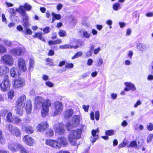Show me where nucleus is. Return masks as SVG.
<instances>
[{
  "instance_id": "57",
  "label": "nucleus",
  "mask_w": 153,
  "mask_h": 153,
  "mask_svg": "<svg viewBox=\"0 0 153 153\" xmlns=\"http://www.w3.org/2000/svg\"><path fill=\"white\" fill-rule=\"evenodd\" d=\"M93 62V60L91 59H89L87 61V65L90 66L92 65Z\"/></svg>"
},
{
  "instance_id": "62",
  "label": "nucleus",
  "mask_w": 153,
  "mask_h": 153,
  "mask_svg": "<svg viewBox=\"0 0 153 153\" xmlns=\"http://www.w3.org/2000/svg\"><path fill=\"white\" fill-rule=\"evenodd\" d=\"M9 12L11 14H16L15 10L13 8H10L9 10Z\"/></svg>"
},
{
  "instance_id": "28",
  "label": "nucleus",
  "mask_w": 153,
  "mask_h": 153,
  "mask_svg": "<svg viewBox=\"0 0 153 153\" xmlns=\"http://www.w3.org/2000/svg\"><path fill=\"white\" fill-rule=\"evenodd\" d=\"M17 146L21 153H28L26 150L21 144H18Z\"/></svg>"
},
{
  "instance_id": "32",
  "label": "nucleus",
  "mask_w": 153,
  "mask_h": 153,
  "mask_svg": "<svg viewBox=\"0 0 153 153\" xmlns=\"http://www.w3.org/2000/svg\"><path fill=\"white\" fill-rule=\"evenodd\" d=\"M83 53L81 51H79L76 53L73 57H72V59L78 58L82 55Z\"/></svg>"
},
{
  "instance_id": "11",
  "label": "nucleus",
  "mask_w": 153,
  "mask_h": 153,
  "mask_svg": "<svg viewBox=\"0 0 153 153\" xmlns=\"http://www.w3.org/2000/svg\"><path fill=\"white\" fill-rule=\"evenodd\" d=\"M25 83L24 79L23 78H19L14 80V86L16 88H19L24 86Z\"/></svg>"
},
{
  "instance_id": "18",
  "label": "nucleus",
  "mask_w": 153,
  "mask_h": 153,
  "mask_svg": "<svg viewBox=\"0 0 153 153\" xmlns=\"http://www.w3.org/2000/svg\"><path fill=\"white\" fill-rule=\"evenodd\" d=\"M10 74L12 77H16L20 74V71L19 69L13 68L10 70Z\"/></svg>"
},
{
  "instance_id": "12",
  "label": "nucleus",
  "mask_w": 153,
  "mask_h": 153,
  "mask_svg": "<svg viewBox=\"0 0 153 153\" xmlns=\"http://www.w3.org/2000/svg\"><path fill=\"white\" fill-rule=\"evenodd\" d=\"M16 11L19 13L20 15L23 16V20H27L28 17L27 15L25 13V9H24V7L22 5H20L19 8H17Z\"/></svg>"
},
{
  "instance_id": "56",
  "label": "nucleus",
  "mask_w": 153,
  "mask_h": 153,
  "mask_svg": "<svg viewBox=\"0 0 153 153\" xmlns=\"http://www.w3.org/2000/svg\"><path fill=\"white\" fill-rule=\"evenodd\" d=\"M23 26L25 27H26L29 25V23L27 20H23Z\"/></svg>"
},
{
  "instance_id": "27",
  "label": "nucleus",
  "mask_w": 153,
  "mask_h": 153,
  "mask_svg": "<svg viewBox=\"0 0 153 153\" xmlns=\"http://www.w3.org/2000/svg\"><path fill=\"white\" fill-rule=\"evenodd\" d=\"M6 118L7 121L9 122L12 123L13 122L14 117H13L12 113L11 112H9L7 113Z\"/></svg>"
},
{
  "instance_id": "29",
  "label": "nucleus",
  "mask_w": 153,
  "mask_h": 153,
  "mask_svg": "<svg viewBox=\"0 0 153 153\" xmlns=\"http://www.w3.org/2000/svg\"><path fill=\"white\" fill-rule=\"evenodd\" d=\"M115 131L113 130H109L106 131L105 135L107 136H112L114 134Z\"/></svg>"
},
{
  "instance_id": "64",
  "label": "nucleus",
  "mask_w": 153,
  "mask_h": 153,
  "mask_svg": "<svg viewBox=\"0 0 153 153\" xmlns=\"http://www.w3.org/2000/svg\"><path fill=\"white\" fill-rule=\"evenodd\" d=\"M62 7L63 5L61 3H59L58 4V5L57 6V10H60L62 9Z\"/></svg>"
},
{
  "instance_id": "39",
  "label": "nucleus",
  "mask_w": 153,
  "mask_h": 153,
  "mask_svg": "<svg viewBox=\"0 0 153 153\" xmlns=\"http://www.w3.org/2000/svg\"><path fill=\"white\" fill-rule=\"evenodd\" d=\"M3 41L6 46L10 47L11 45V42L10 40L5 39H4Z\"/></svg>"
},
{
  "instance_id": "52",
  "label": "nucleus",
  "mask_w": 153,
  "mask_h": 153,
  "mask_svg": "<svg viewBox=\"0 0 153 153\" xmlns=\"http://www.w3.org/2000/svg\"><path fill=\"white\" fill-rule=\"evenodd\" d=\"M97 65L99 66H101V65L103 63V61L102 58H99L98 61Z\"/></svg>"
},
{
  "instance_id": "55",
  "label": "nucleus",
  "mask_w": 153,
  "mask_h": 153,
  "mask_svg": "<svg viewBox=\"0 0 153 153\" xmlns=\"http://www.w3.org/2000/svg\"><path fill=\"white\" fill-rule=\"evenodd\" d=\"M99 131V130L98 129H97L96 130H95L94 129H93L92 131V136L94 137H96V134L97 132H98Z\"/></svg>"
},
{
  "instance_id": "41",
  "label": "nucleus",
  "mask_w": 153,
  "mask_h": 153,
  "mask_svg": "<svg viewBox=\"0 0 153 153\" xmlns=\"http://www.w3.org/2000/svg\"><path fill=\"white\" fill-rule=\"evenodd\" d=\"M6 52V49L5 48L0 44V53H3Z\"/></svg>"
},
{
  "instance_id": "44",
  "label": "nucleus",
  "mask_w": 153,
  "mask_h": 153,
  "mask_svg": "<svg viewBox=\"0 0 153 153\" xmlns=\"http://www.w3.org/2000/svg\"><path fill=\"white\" fill-rule=\"evenodd\" d=\"M82 34L84 37L86 38H89L90 36V34L88 32L85 30H83L82 31Z\"/></svg>"
},
{
  "instance_id": "2",
  "label": "nucleus",
  "mask_w": 153,
  "mask_h": 153,
  "mask_svg": "<svg viewBox=\"0 0 153 153\" xmlns=\"http://www.w3.org/2000/svg\"><path fill=\"white\" fill-rule=\"evenodd\" d=\"M82 133L81 129H79L73 130L71 131L68 135V140L71 145H79L76 142V140L80 138Z\"/></svg>"
},
{
  "instance_id": "45",
  "label": "nucleus",
  "mask_w": 153,
  "mask_h": 153,
  "mask_svg": "<svg viewBox=\"0 0 153 153\" xmlns=\"http://www.w3.org/2000/svg\"><path fill=\"white\" fill-rule=\"evenodd\" d=\"M137 146V143L135 141H132L129 145L128 146L129 147H134V148Z\"/></svg>"
},
{
  "instance_id": "47",
  "label": "nucleus",
  "mask_w": 153,
  "mask_h": 153,
  "mask_svg": "<svg viewBox=\"0 0 153 153\" xmlns=\"http://www.w3.org/2000/svg\"><path fill=\"white\" fill-rule=\"evenodd\" d=\"M147 128L149 130L152 131L153 130V124L152 123H150L149 125L147 126Z\"/></svg>"
},
{
  "instance_id": "63",
  "label": "nucleus",
  "mask_w": 153,
  "mask_h": 153,
  "mask_svg": "<svg viewBox=\"0 0 153 153\" xmlns=\"http://www.w3.org/2000/svg\"><path fill=\"white\" fill-rule=\"evenodd\" d=\"M149 71L152 73H153V61L152 62L151 64L149 67Z\"/></svg>"
},
{
  "instance_id": "34",
  "label": "nucleus",
  "mask_w": 153,
  "mask_h": 153,
  "mask_svg": "<svg viewBox=\"0 0 153 153\" xmlns=\"http://www.w3.org/2000/svg\"><path fill=\"white\" fill-rule=\"evenodd\" d=\"M53 131L51 129H48L46 133V135L47 136H51L53 135Z\"/></svg>"
},
{
  "instance_id": "17",
  "label": "nucleus",
  "mask_w": 153,
  "mask_h": 153,
  "mask_svg": "<svg viewBox=\"0 0 153 153\" xmlns=\"http://www.w3.org/2000/svg\"><path fill=\"white\" fill-rule=\"evenodd\" d=\"M21 127L22 131H25L27 133L31 134L33 132V129L32 126H25V125H22Z\"/></svg>"
},
{
  "instance_id": "40",
  "label": "nucleus",
  "mask_w": 153,
  "mask_h": 153,
  "mask_svg": "<svg viewBox=\"0 0 153 153\" xmlns=\"http://www.w3.org/2000/svg\"><path fill=\"white\" fill-rule=\"evenodd\" d=\"M113 8L114 10H117L120 8V4L119 3H115L113 6Z\"/></svg>"
},
{
  "instance_id": "26",
  "label": "nucleus",
  "mask_w": 153,
  "mask_h": 153,
  "mask_svg": "<svg viewBox=\"0 0 153 153\" xmlns=\"http://www.w3.org/2000/svg\"><path fill=\"white\" fill-rule=\"evenodd\" d=\"M125 85L131 91H134L136 90V88L134 85L131 83L126 82L125 83Z\"/></svg>"
},
{
  "instance_id": "8",
  "label": "nucleus",
  "mask_w": 153,
  "mask_h": 153,
  "mask_svg": "<svg viewBox=\"0 0 153 153\" xmlns=\"http://www.w3.org/2000/svg\"><path fill=\"white\" fill-rule=\"evenodd\" d=\"M1 61H3L4 63L9 65H12L14 62L12 56L8 54H5L2 56Z\"/></svg>"
},
{
  "instance_id": "36",
  "label": "nucleus",
  "mask_w": 153,
  "mask_h": 153,
  "mask_svg": "<svg viewBox=\"0 0 153 153\" xmlns=\"http://www.w3.org/2000/svg\"><path fill=\"white\" fill-rule=\"evenodd\" d=\"M0 142L2 144H4L5 143L4 138L3 136L2 132L0 130Z\"/></svg>"
},
{
  "instance_id": "4",
  "label": "nucleus",
  "mask_w": 153,
  "mask_h": 153,
  "mask_svg": "<svg viewBox=\"0 0 153 153\" xmlns=\"http://www.w3.org/2000/svg\"><path fill=\"white\" fill-rule=\"evenodd\" d=\"M6 129L10 132L16 137H20L22 133L20 130L17 127L11 124H7L6 125Z\"/></svg>"
},
{
  "instance_id": "1",
  "label": "nucleus",
  "mask_w": 153,
  "mask_h": 153,
  "mask_svg": "<svg viewBox=\"0 0 153 153\" xmlns=\"http://www.w3.org/2000/svg\"><path fill=\"white\" fill-rule=\"evenodd\" d=\"M43 100V98L41 96L36 97L35 98V103L37 105H42V109L41 114L42 117H45L48 114L49 111V107L51 105L50 100L46 99L44 100L42 104L41 103Z\"/></svg>"
},
{
  "instance_id": "61",
  "label": "nucleus",
  "mask_w": 153,
  "mask_h": 153,
  "mask_svg": "<svg viewBox=\"0 0 153 153\" xmlns=\"http://www.w3.org/2000/svg\"><path fill=\"white\" fill-rule=\"evenodd\" d=\"M133 54V53L131 51H128V56L129 58H131Z\"/></svg>"
},
{
  "instance_id": "14",
  "label": "nucleus",
  "mask_w": 153,
  "mask_h": 153,
  "mask_svg": "<svg viewBox=\"0 0 153 153\" xmlns=\"http://www.w3.org/2000/svg\"><path fill=\"white\" fill-rule=\"evenodd\" d=\"M48 127V125L46 122L41 123L39 124L36 127V128L38 131L40 132L43 131Z\"/></svg>"
},
{
  "instance_id": "24",
  "label": "nucleus",
  "mask_w": 153,
  "mask_h": 153,
  "mask_svg": "<svg viewBox=\"0 0 153 153\" xmlns=\"http://www.w3.org/2000/svg\"><path fill=\"white\" fill-rule=\"evenodd\" d=\"M73 114V111L72 109H68L65 111V117L68 119L71 117Z\"/></svg>"
},
{
  "instance_id": "58",
  "label": "nucleus",
  "mask_w": 153,
  "mask_h": 153,
  "mask_svg": "<svg viewBox=\"0 0 153 153\" xmlns=\"http://www.w3.org/2000/svg\"><path fill=\"white\" fill-rule=\"evenodd\" d=\"M141 104V102L140 100H138L134 105V107L137 108V107Z\"/></svg>"
},
{
  "instance_id": "60",
  "label": "nucleus",
  "mask_w": 153,
  "mask_h": 153,
  "mask_svg": "<svg viewBox=\"0 0 153 153\" xmlns=\"http://www.w3.org/2000/svg\"><path fill=\"white\" fill-rule=\"evenodd\" d=\"M101 50V48L100 47H98L97 49H95L94 50V53L95 54H97Z\"/></svg>"
},
{
  "instance_id": "37",
  "label": "nucleus",
  "mask_w": 153,
  "mask_h": 153,
  "mask_svg": "<svg viewBox=\"0 0 153 153\" xmlns=\"http://www.w3.org/2000/svg\"><path fill=\"white\" fill-rule=\"evenodd\" d=\"M72 48V47L71 46L68 45V44H66L64 45H60L59 46V48L60 49H67V48Z\"/></svg>"
},
{
  "instance_id": "30",
  "label": "nucleus",
  "mask_w": 153,
  "mask_h": 153,
  "mask_svg": "<svg viewBox=\"0 0 153 153\" xmlns=\"http://www.w3.org/2000/svg\"><path fill=\"white\" fill-rule=\"evenodd\" d=\"M58 34L60 37H63L66 36V32L62 30H60L58 33Z\"/></svg>"
},
{
  "instance_id": "31",
  "label": "nucleus",
  "mask_w": 153,
  "mask_h": 153,
  "mask_svg": "<svg viewBox=\"0 0 153 153\" xmlns=\"http://www.w3.org/2000/svg\"><path fill=\"white\" fill-rule=\"evenodd\" d=\"M15 144L13 143L9 144L8 145V149L11 151L15 152L16 151V149L14 147Z\"/></svg>"
},
{
  "instance_id": "50",
  "label": "nucleus",
  "mask_w": 153,
  "mask_h": 153,
  "mask_svg": "<svg viewBox=\"0 0 153 153\" xmlns=\"http://www.w3.org/2000/svg\"><path fill=\"white\" fill-rule=\"evenodd\" d=\"M127 145V143L123 142L122 143L119 144L118 146V147L119 149H120L122 147H125Z\"/></svg>"
},
{
  "instance_id": "16",
  "label": "nucleus",
  "mask_w": 153,
  "mask_h": 153,
  "mask_svg": "<svg viewBox=\"0 0 153 153\" xmlns=\"http://www.w3.org/2000/svg\"><path fill=\"white\" fill-rule=\"evenodd\" d=\"M18 66L20 69L23 71H26L27 68L25 60L22 58H20L18 60Z\"/></svg>"
},
{
  "instance_id": "38",
  "label": "nucleus",
  "mask_w": 153,
  "mask_h": 153,
  "mask_svg": "<svg viewBox=\"0 0 153 153\" xmlns=\"http://www.w3.org/2000/svg\"><path fill=\"white\" fill-rule=\"evenodd\" d=\"M8 94L9 98L12 99L14 96V91L13 90H10Z\"/></svg>"
},
{
  "instance_id": "10",
  "label": "nucleus",
  "mask_w": 153,
  "mask_h": 153,
  "mask_svg": "<svg viewBox=\"0 0 153 153\" xmlns=\"http://www.w3.org/2000/svg\"><path fill=\"white\" fill-rule=\"evenodd\" d=\"M47 145L56 149H59L61 148V145L58 143V142L51 139L47 140H46Z\"/></svg>"
},
{
  "instance_id": "48",
  "label": "nucleus",
  "mask_w": 153,
  "mask_h": 153,
  "mask_svg": "<svg viewBox=\"0 0 153 153\" xmlns=\"http://www.w3.org/2000/svg\"><path fill=\"white\" fill-rule=\"evenodd\" d=\"M95 117L97 120H98L100 118V113L99 111H97L95 112Z\"/></svg>"
},
{
  "instance_id": "15",
  "label": "nucleus",
  "mask_w": 153,
  "mask_h": 153,
  "mask_svg": "<svg viewBox=\"0 0 153 153\" xmlns=\"http://www.w3.org/2000/svg\"><path fill=\"white\" fill-rule=\"evenodd\" d=\"M23 140L27 145L29 146H33L34 141V139L28 135L25 136L23 138Z\"/></svg>"
},
{
  "instance_id": "49",
  "label": "nucleus",
  "mask_w": 153,
  "mask_h": 153,
  "mask_svg": "<svg viewBox=\"0 0 153 153\" xmlns=\"http://www.w3.org/2000/svg\"><path fill=\"white\" fill-rule=\"evenodd\" d=\"M76 43L79 47L83 46L84 45V42L80 40L77 41Z\"/></svg>"
},
{
  "instance_id": "46",
  "label": "nucleus",
  "mask_w": 153,
  "mask_h": 153,
  "mask_svg": "<svg viewBox=\"0 0 153 153\" xmlns=\"http://www.w3.org/2000/svg\"><path fill=\"white\" fill-rule=\"evenodd\" d=\"M43 31L45 33H47L51 31V29L49 27H47L43 29Z\"/></svg>"
},
{
  "instance_id": "43",
  "label": "nucleus",
  "mask_w": 153,
  "mask_h": 153,
  "mask_svg": "<svg viewBox=\"0 0 153 153\" xmlns=\"http://www.w3.org/2000/svg\"><path fill=\"white\" fill-rule=\"evenodd\" d=\"M34 63V62L33 60V59L30 58L29 60V69L32 70L33 67V65Z\"/></svg>"
},
{
  "instance_id": "25",
  "label": "nucleus",
  "mask_w": 153,
  "mask_h": 153,
  "mask_svg": "<svg viewBox=\"0 0 153 153\" xmlns=\"http://www.w3.org/2000/svg\"><path fill=\"white\" fill-rule=\"evenodd\" d=\"M8 68L4 65L0 66V76L3 74H6L8 71Z\"/></svg>"
},
{
  "instance_id": "9",
  "label": "nucleus",
  "mask_w": 153,
  "mask_h": 153,
  "mask_svg": "<svg viewBox=\"0 0 153 153\" xmlns=\"http://www.w3.org/2000/svg\"><path fill=\"white\" fill-rule=\"evenodd\" d=\"M56 133L59 134H64L65 130L64 128L63 125L62 123H56L54 127Z\"/></svg>"
},
{
  "instance_id": "35",
  "label": "nucleus",
  "mask_w": 153,
  "mask_h": 153,
  "mask_svg": "<svg viewBox=\"0 0 153 153\" xmlns=\"http://www.w3.org/2000/svg\"><path fill=\"white\" fill-rule=\"evenodd\" d=\"M22 6L24 7V9H25L27 11L30 10L32 8L31 6L27 3H25L24 6Z\"/></svg>"
},
{
  "instance_id": "22",
  "label": "nucleus",
  "mask_w": 153,
  "mask_h": 153,
  "mask_svg": "<svg viewBox=\"0 0 153 153\" xmlns=\"http://www.w3.org/2000/svg\"><path fill=\"white\" fill-rule=\"evenodd\" d=\"M44 34L45 33H36L35 34V35L33 36V37L34 38H38L39 39L45 42H46V40L44 39V37L42 36L43 35H44Z\"/></svg>"
},
{
  "instance_id": "59",
  "label": "nucleus",
  "mask_w": 153,
  "mask_h": 153,
  "mask_svg": "<svg viewBox=\"0 0 153 153\" xmlns=\"http://www.w3.org/2000/svg\"><path fill=\"white\" fill-rule=\"evenodd\" d=\"M93 52L91 51H89L85 53L86 56L87 57H89L91 56Z\"/></svg>"
},
{
  "instance_id": "23",
  "label": "nucleus",
  "mask_w": 153,
  "mask_h": 153,
  "mask_svg": "<svg viewBox=\"0 0 153 153\" xmlns=\"http://www.w3.org/2000/svg\"><path fill=\"white\" fill-rule=\"evenodd\" d=\"M13 121L12 123L14 124L19 125H22V126L24 125L22 120L17 116L14 117Z\"/></svg>"
},
{
  "instance_id": "19",
  "label": "nucleus",
  "mask_w": 153,
  "mask_h": 153,
  "mask_svg": "<svg viewBox=\"0 0 153 153\" xmlns=\"http://www.w3.org/2000/svg\"><path fill=\"white\" fill-rule=\"evenodd\" d=\"M25 108L26 113L28 114H30L32 109L31 102L30 100H27Z\"/></svg>"
},
{
  "instance_id": "53",
  "label": "nucleus",
  "mask_w": 153,
  "mask_h": 153,
  "mask_svg": "<svg viewBox=\"0 0 153 153\" xmlns=\"http://www.w3.org/2000/svg\"><path fill=\"white\" fill-rule=\"evenodd\" d=\"M46 85L50 87H52L53 85L54 84L51 82H47L45 83Z\"/></svg>"
},
{
  "instance_id": "54",
  "label": "nucleus",
  "mask_w": 153,
  "mask_h": 153,
  "mask_svg": "<svg viewBox=\"0 0 153 153\" xmlns=\"http://www.w3.org/2000/svg\"><path fill=\"white\" fill-rule=\"evenodd\" d=\"M89 107V106L88 105H83V108L84 109L85 111L86 112H88Z\"/></svg>"
},
{
  "instance_id": "21",
  "label": "nucleus",
  "mask_w": 153,
  "mask_h": 153,
  "mask_svg": "<svg viewBox=\"0 0 153 153\" xmlns=\"http://www.w3.org/2000/svg\"><path fill=\"white\" fill-rule=\"evenodd\" d=\"M137 48L140 51L144 52L148 48L145 45L142 43H138L137 45Z\"/></svg>"
},
{
  "instance_id": "7",
  "label": "nucleus",
  "mask_w": 153,
  "mask_h": 153,
  "mask_svg": "<svg viewBox=\"0 0 153 153\" xmlns=\"http://www.w3.org/2000/svg\"><path fill=\"white\" fill-rule=\"evenodd\" d=\"M55 110L53 115L54 116L59 115L63 110V106L62 102L59 101H56L55 102Z\"/></svg>"
},
{
  "instance_id": "33",
  "label": "nucleus",
  "mask_w": 153,
  "mask_h": 153,
  "mask_svg": "<svg viewBox=\"0 0 153 153\" xmlns=\"http://www.w3.org/2000/svg\"><path fill=\"white\" fill-rule=\"evenodd\" d=\"M46 61L48 63H47L48 65H55V64L53 61V60L50 58H47L46 59Z\"/></svg>"
},
{
  "instance_id": "6",
  "label": "nucleus",
  "mask_w": 153,
  "mask_h": 153,
  "mask_svg": "<svg viewBox=\"0 0 153 153\" xmlns=\"http://www.w3.org/2000/svg\"><path fill=\"white\" fill-rule=\"evenodd\" d=\"M11 85V82L6 77V79L0 84L1 90L3 92L6 91L10 89Z\"/></svg>"
},
{
  "instance_id": "13",
  "label": "nucleus",
  "mask_w": 153,
  "mask_h": 153,
  "mask_svg": "<svg viewBox=\"0 0 153 153\" xmlns=\"http://www.w3.org/2000/svg\"><path fill=\"white\" fill-rule=\"evenodd\" d=\"M24 50L22 47L13 49L10 51L11 53L15 56H20L23 53Z\"/></svg>"
},
{
  "instance_id": "51",
  "label": "nucleus",
  "mask_w": 153,
  "mask_h": 153,
  "mask_svg": "<svg viewBox=\"0 0 153 153\" xmlns=\"http://www.w3.org/2000/svg\"><path fill=\"white\" fill-rule=\"evenodd\" d=\"M74 67V65L72 63H67L65 65L66 68H71Z\"/></svg>"
},
{
  "instance_id": "42",
  "label": "nucleus",
  "mask_w": 153,
  "mask_h": 153,
  "mask_svg": "<svg viewBox=\"0 0 153 153\" xmlns=\"http://www.w3.org/2000/svg\"><path fill=\"white\" fill-rule=\"evenodd\" d=\"M52 15L56 19L59 20L61 18V16L60 14H56L54 13L53 12L52 13Z\"/></svg>"
},
{
  "instance_id": "20",
  "label": "nucleus",
  "mask_w": 153,
  "mask_h": 153,
  "mask_svg": "<svg viewBox=\"0 0 153 153\" xmlns=\"http://www.w3.org/2000/svg\"><path fill=\"white\" fill-rule=\"evenodd\" d=\"M58 143L63 146H65L67 144V141L66 138L64 137H62L59 138L57 141Z\"/></svg>"
},
{
  "instance_id": "5",
  "label": "nucleus",
  "mask_w": 153,
  "mask_h": 153,
  "mask_svg": "<svg viewBox=\"0 0 153 153\" xmlns=\"http://www.w3.org/2000/svg\"><path fill=\"white\" fill-rule=\"evenodd\" d=\"M80 120V116L78 115L74 116L73 118L72 121L68 122L66 124V127L68 131H69L71 128L76 127L79 124Z\"/></svg>"
},
{
  "instance_id": "3",
  "label": "nucleus",
  "mask_w": 153,
  "mask_h": 153,
  "mask_svg": "<svg viewBox=\"0 0 153 153\" xmlns=\"http://www.w3.org/2000/svg\"><path fill=\"white\" fill-rule=\"evenodd\" d=\"M26 101V96L22 94L18 97L16 101V113L20 116H22L23 113V108L25 105Z\"/></svg>"
}]
</instances>
